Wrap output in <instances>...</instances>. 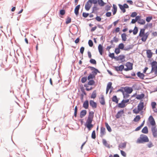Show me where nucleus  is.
<instances>
[{
  "instance_id": "3c124183",
  "label": "nucleus",
  "mask_w": 157,
  "mask_h": 157,
  "mask_svg": "<svg viewBox=\"0 0 157 157\" xmlns=\"http://www.w3.org/2000/svg\"><path fill=\"white\" fill-rule=\"evenodd\" d=\"M91 137L93 139H95L96 138L95 131L94 130L93 131L91 136Z\"/></svg>"
},
{
  "instance_id": "bb28decb",
  "label": "nucleus",
  "mask_w": 157,
  "mask_h": 157,
  "mask_svg": "<svg viewBox=\"0 0 157 157\" xmlns=\"http://www.w3.org/2000/svg\"><path fill=\"white\" fill-rule=\"evenodd\" d=\"M84 125L88 129V131H90L94 127V125L92 124H84Z\"/></svg>"
},
{
  "instance_id": "338daca9",
  "label": "nucleus",
  "mask_w": 157,
  "mask_h": 157,
  "mask_svg": "<svg viewBox=\"0 0 157 157\" xmlns=\"http://www.w3.org/2000/svg\"><path fill=\"white\" fill-rule=\"evenodd\" d=\"M88 44L90 47H92L93 46V42L91 40H89L88 41Z\"/></svg>"
},
{
  "instance_id": "ddd939ff",
  "label": "nucleus",
  "mask_w": 157,
  "mask_h": 157,
  "mask_svg": "<svg viewBox=\"0 0 157 157\" xmlns=\"http://www.w3.org/2000/svg\"><path fill=\"white\" fill-rule=\"evenodd\" d=\"M133 63L129 62H127L125 64V66L127 67H128L130 70L133 69Z\"/></svg>"
},
{
  "instance_id": "680f3d73",
  "label": "nucleus",
  "mask_w": 157,
  "mask_h": 157,
  "mask_svg": "<svg viewBox=\"0 0 157 157\" xmlns=\"http://www.w3.org/2000/svg\"><path fill=\"white\" fill-rule=\"evenodd\" d=\"M137 13L136 12H133L132 13L130 17H136L137 16Z\"/></svg>"
},
{
  "instance_id": "a211bd4d",
  "label": "nucleus",
  "mask_w": 157,
  "mask_h": 157,
  "mask_svg": "<svg viewBox=\"0 0 157 157\" xmlns=\"http://www.w3.org/2000/svg\"><path fill=\"white\" fill-rule=\"evenodd\" d=\"M92 11L91 13H94L97 14V11L99 9L95 5H94L92 8Z\"/></svg>"
},
{
  "instance_id": "5701e85b",
  "label": "nucleus",
  "mask_w": 157,
  "mask_h": 157,
  "mask_svg": "<svg viewBox=\"0 0 157 157\" xmlns=\"http://www.w3.org/2000/svg\"><path fill=\"white\" fill-rule=\"evenodd\" d=\"M91 5L90 3L88 1L86 3L85 5V9L87 11H88L90 10L91 7Z\"/></svg>"
},
{
  "instance_id": "ea45409f",
  "label": "nucleus",
  "mask_w": 157,
  "mask_h": 157,
  "mask_svg": "<svg viewBox=\"0 0 157 157\" xmlns=\"http://www.w3.org/2000/svg\"><path fill=\"white\" fill-rule=\"evenodd\" d=\"M94 113V112L92 111H90L88 118L93 119Z\"/></svg>"
},
{
  "instance_id": "39448f33",
  "label": "nucleus",
  "mask_w": 157,
  "mask_h": 157,
  "mask_svg": "<svg viewBox=\"0 0 157 157\" xmlns=\"http://www.w3.org/2000/svg\"><path fill=\"white\" fill-rule=\"evenodd\" d=\"M151 130L154 137H157V128L156 127H151Z\"/></svg>"
},
{
  "instance_id": "c03bdc74",
  "label": "nucleus",
  "mask_w": 157,
  "mask_h": 157,
  "mask_svg": "<svg viewBox=\"0 0 157 157\" xmlns=\"http://www.w3.org/2000/svg\"><path fill=\"white\" fill-rule=\"evenodd\" d=\"M87 77V80H89L91 79H93L95 78V77L93 75H92L91 73H90Z\"/></svg>"
},
{
  "instance_id": "bf43d9fd",
  "label": "nucleus",
  "mask_w": 157,
  "mask_h": 157,
  "mask_svg": "<svg viewBox=\"0 0 157 157\" xmlns=\"http://www.w3.org/2000/svg\"><path fill=\"white\" fill-rule=\"evenodd\" d=\"M143 6V2L140 1H138V2L137 5H136V6L139 7H142Z\"/></svg>"
},
{
  "instance_id": "393cba45",
  "label": "nucleus",
  "mask_w": 157,
  "mask_h": 157,
  "mask_svg": "<svg viewBox=\"0 0 157 157\" xmlns=\"http://www.w3.org/2000/svg\"><path fill=\"white\" fill-rule=\"evenodd\" d=\"M101 100H100V102L101 105H104L105 104V102L104 96L102 94H101Z\"/></svg>"
},
{
  "instance_id": "09e8293b",
  "label": "nucleus",
  "mask_w": 157,
  "mask_h": 157,
  "mask_svg": "<svg viewBox=\"0 0 157 157\" xmlns=\"http://www.w3.org/2000/svg\"><path fill=\"white\" fill-rule=\"evenodd\" d=\"M93 121V119L88 118L85 124H92Z\"/></svg>"
},
{
  "instance_id": "f257e3e1",
  "label": "nucleus",
  "mask_w": 157,
  "mask_h": 157,
  "mask_svg": "<svg viewBox=\"0 0 157 157\" xmlns=\"http://www.w3.org/2000/svg\"><path fill=\"white\" fill-rule=\"evenodd\" d=\"M149 140L148 137L146 135L141 134L137 140V143L139 144L144 143L148 142Z\"/></svg>"
},
{
  "instance_id": "6ab92c4d",
  "label": "nucleus",
  "mask_w": 157,
  "mask_h": 157,
  "mask_svg": "<svg viewBox=\"0 0 157 157\" xmlns=\"http://www.w3.org/2000/svg\"><path fill=\"white\" fill-rule=\"evenodd\" d=\"M146 54L147 57L149 59L151 58L152 57L153 55L152 52L150 49L147 50Z\"/></svg>"
},
{
  "instance_id": "9d476101",
  "label": "nucleus",
  "mask_w": 157,
  "mask_h": 157,
  "mask_svg": "<svg viewBox=\"0 0 157 157\" xmlns=\"http://www.w3.org/2000/svg\"><path fill=\"white\" fill-rule=\"evenodd\" d=\"M147 29V26L146 25H144V28L142 29H141L139 33L138 36H141L144 35L145 33V30Z\"/></svg>"
},
{
  "instance_id": "49530a36",
  "label": "nucleus",
  "mask_w": 157,
  "mask_h": 157,
  "mask_svg": "<svg viewBox=\"0 0 157 157\" xmlns=\"http://www.w3.org/2000/svg\"><path fill=\"white\" fill-rule=\"evenodd\" d=\"M91 5L92 4H94L95 5L97 3L98 0H88V1Z\"/></svg>"
},
{
  "instance_id": "c9c22d12",
  "label": "nucleus",
  "mask_w": 157,
  "mask_h": 157,
  "mask_svg": "<svg viewBox=\"0 0 157 157\" xmlns=\"http://www.w3.org/2000/svg\"><path fill=\"white\" fill-rule=\"evenodd\" d=\"M127 35L125 33H123L121 35L122 40L123 41H125L127 39Z\"/></svg>"
},
{
  "instance_id": "13d9d810",
  "label": "nucleus",
  "mask_w": 157,
  "mask_h": 157,
  "mask_svg": "<svg viewBox=\"0 0 157 157\" xmlns=\"http://www.w3.org/2000/svg\"><path fill=\"white\" fill-rule=\"evenodd\" d=\"M140 37H141V40L143 42H145L147 38L146 37L144 34L143 35V36H140Z\"/></svg>"
},
{
  "instance_id": "4c0bfd02",
  "label": "nucleus",
  "mask_w": 157,
  "mask_h": 157,
  "mask_svg": "<svg viewBox=\"0 0 157 157\" xmlns=\"http://www.w3.org/2000/svg\"><path fill=\"white\" fill-rule=\"evenodd\" d=\"M120 10H121L123 13H124L126 12V10L124 7L121 4H119L118 5Z\"/></svg>"
},
{
  "instance_id": "cd10ccee",
  "label": "nucleus",
  "mask_w": 157,
  "mask_h": 157,
  "mask_svg": "<svg viewBox=\"0 0 157 157\" xmlns=\"http://www.w3.org/2000/svg\"><path fill=\"white\" fill-rule=\"evenodd\" d=\"M112 100L113 102H114L117 104H118V103L119 99L116 95L113 96L112 98Z\"/></svg>"
},
{
  "instance_id": "412c9836",
  "label": "nucleus",
  "mask_w": 157,
  "mask_h": 157,
  "mask_svg": "<svg viewBox=\"0 0 157 157\" xmlns=\"http://www.w3.org/2000/svg\"><path fill=\"white\" fill-rule=\"evenodd\" d=\"M105 128L103 127H101L100 128V137H102L103 136L105 135Z\"/></svg>"
},
{
  "instance_id": "052dcab7",
  "label": "nucleus",
  "mask_w": 157,
  "mask_h": 157,
  "mask_svg": "<svg viewBox=\"0 0 157 157\" xmlns=\"http://www.w3.org/2000/svg\"><path fill=\"white\" fill-rule=\"evenodd\" d=\"M121 52L120 49L118 48H115L114 52L116 54H118Z\"/></svg>"
},
{
  "instance_id": "4be33fe9",
  "label": "nucleus",
  "mask_w": 157,
  "mask_h": 157,
  "mask_svg": "<svg viewBox=\"0 0 157 157\" xmlns=\"http://www.w3.org/2000/svg\"><path fill=\"white\" fill-rule=\"evenodd\" d=\"M139 17L136 16L135 19H132V21L130 22V24H135L136 22H137V23H140L139 21Z\"/></svg>"
},
{
  "instance_id": "6e6552de",
  "label": "nucleus",
  "mask_w": 157,
  "mask_h": 157,
  "mask_svg": "<svg viewBox=\"0 0 157 157\" xmlns=\"http://www.w3.org/2000/svg\"><path fill=\"white\" fill-rule=\"evenodd\" d=\"M90 105L93 108L95 109L97 107V103L94 100H90L89 101Z\"/></svg>"
},
{
  "instance_id": "7ed1b4c3",
  "label": "nucleus",
  "mask_w": 157,
  "mask_h": 157,
  "mask_svg": "<svg viewBox=\"0 0 157 157\" xmlns=\"http://www.w3.org/2000/svg\"><path fill=\"white\" fill-rule=\"evenodd\" d=\"M88 68H89L92 71L91 74L95 77L98 73H100V71L97 68L92 66H88Z\"/></svg>"
},
{
  "instance_id": "a878e982",
  "label": "nucleus",
  "mask_w": 157,
  "mask_h": 157,
  "mask_svg": "<svg viewBox=\"0 0 157 157\" xmlns=\"http://www.w3.org/2000/svg\"><path fill=\"white\" fill-rule=\"evenodd\" d=\"M137 16L139 17L140 18L139 19V22L140 23H138L139 24H140V25H144L145 23V20L141 18V16L140 15H138Z\"/></svg>"
},
{
  "instance_id": "6e6d98bb",
  "label": "nucleus",
  "mask_w": 157,
  "mask_h": 157,
  "mask_svg": "<svg viewBox=\"0 0 157 157\" xmlns=\"http://www.w3.org/2000/svg\"><path fill=\"white\" fill-rule=\"evenodd\" d=\"M152 17L151 16L147 17L146 18V21L147 22H149L151 21L152 19Z\"/></svg>"
},
{
  "instance_id": "79ce46f5",
  "label": "nucleus",
  "mask_w": 157,
  "mask_h": 157,
  "mask_svg": "<svg viewBox=\"0 0 157 157\" xmlns=\"http://www.w3.org/2000/svg\"><path fill=\"white\" fill-rule=\"evenodd\" d=\"M105 126L109 132H110L112 131L111 128L107 122L105 123Z\"/></svg>"
},
{
  "instance_id": "f03ea898",
  "label": "nucleus",
  "mask_w": 157,
  "mask_h": 157,
  "mask_svg": "<svg viewBox=\"0 0 157 157\" xmlns=\"http://www.w3.org/2000/svg\"><path fill=\"white\" fill-rule=\"evenodd\" d=\"M114 70L118 73L119 71L122 72L123 70L127 71L130 70L128 68H124V66L123 64H121L119 66H113Z\"/></svg>"
},
{
  "instance_id": "c85d7f7f",
  "label": "nucleus",
  "mask_w": 157,
  "mask_h": 157,
  "mask_svg": "<svg viewBox=\"0 0 157 157\" xmlns=\"http://www.w3.org/2000/svg\"><path fill=\"white\" fill-rule=\"evenodd\" d=\"M141 132L144 134H147L148 133V128L147 126L144 127L141 130Z\"/></svg>"
},
{
  "instance_id": "8fccbe9b",
  "label": "nucleus",
  "mask_w": 157,
  "mask_h": 157,
  "mask_svg": "<svg viewBox=\"0 0 157 157\" xmlns=\"http://www.w3.org/2000/svg\"><path fill=\"white\" fill-rule=\"evenodd\" d=\"M87 79V77L86 76L82 77L81 79V82L82 83H85Z\"/></svg>"
},
{
  "instance_id": "37998d69",
  "label": "nucleus",
  "mask_w": 157,
  "mask_h": 157,
  "mask_svg": "<svg viewBox=\"0 0 157 157\" xmlns=\"http://www.w3.org/2000/svg\"><path fill=\"white\" fill-rule=\"evenodd\" d=\"M97 96V94L96 93V90H94L92 93L91 96V98L94 99Z\"/></svg>"
},
{
  "instance_id": "dca6fc26",
  "label": "nucleus",
  "mask_w": 157,
  "mask_h": 157,
  "mask_svg": "<svg viewBox=\"0 0 157 157\" xmlns=\"http://www.w3.org/2000/svg\"><path fill=\"white\" fill-rule=\"evenodd\" d=\"M87 113V111L86 110L83 109L81 110L80 113V118H82Z\"/></svg>"
},
{
  "instance_id": "5fc2aeb1",
  "label": "nucleus",
  "mask_w": 157,
  "mask_h": 157,
  "mask_svg": "<svg viewBox=\"0 0 157 157\" xmlns=\"http://www.w3.org/2000/svg\"><path fill=\"white\" fill-rule=\"evenodd\" d=\"M71 22V18L69 17H67L66 19L65 23L66 24H68Z\"/></svg>"
},
{
  "instance_id": "c756f323",
  "label": "nucleus",
  "mask_w": 157,
  "mask_h": 157,
  "mask_svg": "<svg viewBox=\"0 0 157 157\" xmlns=\"http://www.w3.org/2000/svg\"><path fill=\"white\" fill-rule=\"evenodd\" d=\"M126 144L127 142H125L119 144L118 145V149H119L120 148H125L126 147Z\"/></svg>"
},
{
  "instance_id": "f3484780",
  "label": "nucleus",
  "mask_w": 157,
  "mask_h": 157,
  "mask_svg": "<svg viewBox=\"0 0 157 157\" xmlns=\"http://www.w3.org/2000/svg\"><path fill=\"white\" fill-rule=\"evenodd\" d=\"M89 106V101L87 100H86L83 102L82 106L85 109H87L88 108Z\"/></svg>"
},
{
  "instance_id": "69168bd1",
  "label": "nucleus",
  "mask_w": 157,
  "mask_h": 157,
  "mask_svg": "<svg viewBox=\"0 0 157 157\" xmlns=\"http://www.w3.org/2000/svg\"><path fill=\"white\" fill-rule=\"evenodd\" d=\"M129 94H128L126 93L125 94L124 93V92L123 94V98L124 99H126L127 98H128L129 96Z\"/></svg>"
},
{
  "instance_id": "4468645a",
  "label": "nucleus",
  "mask_w": 157,
  "mask_h": 157,
  "mask_svg": "<svg viewBox=\"0 0 157 157\" xmlns=\"http://www.w3.org/2000/svg\"><path fill=\"white\" fill-rule=\"evenodd\" d=\"M136 75L139 78H140L141 79H144L145 75L143 73H142L140 71H139L137 72L136 73Z\"/></svg>"
},
{
  "instance_id": "423d86ee",
  "label": "nucleus",
  "mask_w": 157,
  "mask_h": 157,
  "mask_svg": "<svg viewBox=\"0 0 157 157\" xmlns=\"http://www.w3.org/2000/svg\"><path fill=\"white\" fill-rule=\"evenodd\" d=\"M133 90L132 87L129 86H125L124 87V91L128 94H130L132 93Z\"/></svg>"
},
{
  "instance_id": "20e7f679",
  "label": "nucleus",
  "mask_w": 157,
  "mask_h": 157,
  "mask_svg": "<svg viewBox=\"0 0 157 157\" xmlns=\"http://www.w3.org/2000/svg\"><path fill=\"white\" fill-rule=\"evenodd\" d=\"M103 43H102V44H100L98 45V50L99 53L102 56L104 53V47L102 45Z\"/></svg>"
},
{
  "instance_id": "e2e57ef3",
  "label": "nucleus",
  "mask_w": 157,
  "mask_h": 157,
  "mask_svg": "<svg viewBox=\"0 0 157 157\" xmlns=\"http://www.w3.org/2000/svg\"><path fill=\"white\" fill-rule=\"evenodd\" d=\"M114 55H115L114 53H111L110 52H109L108 55L112 59H114V57L115 56Z\"/></svg>"
},
{
  "instance_id": "864d4df0",
  "label": "nucleus",
  "mask_w": 157,
  "mask_h": 157,
  "mask_svg": "<svg viewBox=\"0 0 157 157\" xmlns=\"http://www.w3.org/2000/svg\"><path fill=\"white\" fill-rule=\"evenodd\" d=\"M149 122L150 124L152 126V127H156V123L155 119L152 121H150Z\"/></svg>"
},
{
  "instance_id": "9b49d317",
  "label": "nucleus",
  "mask_w": 157,
  "mask_h": 157,
  "mask_svg": "<svg viewBox=\"0 0 157 157\" xmlns=\"http://www.w3.org/2000/svg\"><path fill=\"white\" fill-rule=\"evenodd\" d=\"M126 106V105L122 101L121 103H118V104L117 105L114 107H118L119 108H124Z\"/></svg>"
},
{
  "instance_id": "2eb2a0df",
  "label": "nucleus",
  "mask_w": 157,
  "mask_h": 157,
  "mask_svg": "<svg viewBox=\"0 0 157 157\" xmlns=\"http://www.w3.org/2000/svg\"><path fill=\"white\" fill-rule=\"evenodd\" d=\"M150 64L152 68L154 69H157V62L156 61L153 60L152 62H151Z\"/></svg>"
},
{
  "instance_id": "7c9ffc66",
  "label": "nucleus",
  "mask_w": 157,
  "mask_h": 157,
  "mask_svg": "<svg viewBox=\"0 0 157 157\" xmlns=\"http://www.w3.org/2000/svg\"><path fill=\"white\" fill-rule=\"evenodd\" d=\"M65 10H64L63 9H61L59 10V17L61 18L63 17L62 16H63V15H64L65 14Z\"/></svg>"
},
{
  "instance_id": "aec40b11",
  "label": "nucleus",
  "mask_w": 157,
  "mask_h": 157,
  "mask_svg": "<svg viewBox=\"0 0 157 157\" xmlns=\"http://www.w3.org/2000/svg\"><path fill=\"white\" fill-rule=\"evenodd\" d=\"M145 97V94L144 93H142L140 94H138L136 97V98L137 99L141 101L142 99L144 98Z\"/></svg>"
},
{
  "instance_id": "603ef678",
  "label": "nucleus",
  "mask_w": 157,
  "mask_h": 157,
  "mask_svg": "<svg viewBox=\"0 0 157 157\" xmlns=\"http://www.w3.org/2000/svg\"><path fill=\"white\" fill-rule=\"evenodd\" d=\"M92 64H94V65H96L97 64V62L96 60L93 59H90V60L89 61Z\"/></svg>"
},
{
  "instance_id": "2f4dec72",
  "label": "nucleus",
  "mask_w": 157,
  "mask_h": 157,
  "mask_svg": "<svg viewBox=\"0 0 157 157\" xmlns=\"http://www.w3.org/2000/svg\"><path fill=\"white\" fill-rule=\"evenodd\" d=\"M89 81L88 82V84L90 86H95V82L93 79L88 80Z\"/></svg>"
},
{
  "instance_id": "0e129e2a",
  "label": "nucleus",
  "mask_w": 157,
  "mask_h": 157,
  "mask_svg": "<svg viewBox=\"0 0 157 157\" xmlns=\"http://www.w3.org/2000/svg\"><path fill=\"white\" fill-rule=\"evenodd\" d=\"M156 105V103L155 102L153 101L151 103V106L152 109H154L155 108Z\"/></svg>"
},
{
  "instance_id": "0eeeda50",
  "label": "nucleus",
  "mask_w": 157,
  "mask_h": 157,
  "mask_svg": "<svg viewBox=\"0 0 157 157\" xmlns=\"http://www.w3.org/2000/svg\"><path fill=\"white\" fill-rule=\"evenodd\" d=\"M124 113V110L121 109L118 111L117 114L115 115V117L117 119H118L121 117L122 114Z\"/></svg>"
},
{
  "instance_id": "4d7b16f0",
  "label": "nucleus",
  "mask_w": 157,
  "mask_h": 157,
  "mask_svg": "<svg viewBox=\"0 0 157 157\" xmlns=\"http://www.w3.org/2000/svg\"><path fill=\"white\" fill-rule=\"evenodd\" d=\"M132 87L135 90H138L140 89V87L138 86L136 84L133 85Z\"/></svg>"
},
{
  "instance_id": "a19ab883",
  "label": "nucleus",
  "mask_w": 157,
  "mask_h": 157,
  "mask_svg": "<svg viewBox=\"0 0 157 157\" xmlns=\"http://www.w3.org/2000/svg\"><path fill=\"white\" fill-rule=\"evenodd\" d=\"M138 27L135 26L134 27V28L133 30V34L134 35H136L138 33Z\"/></svg>"
},
{
  "instance_id": "de8ad7c7",
  "label": "nucleus",
  "mask_w": 157,
  "mask_h": 157,
  "mask_svg": "<svg viewBox=\"0 0 157 157\" xmlns=\"http://www.w3.org/2000/svg\"><path fill=\"white\" fill-rule=\"evenodd\" d=\"M78 112V107L77 106H76L75 107L74 109V116L75 117H77V113Z\"/></svg>"
},
{
  "instance_id": "f8f14e48",
  "label": "nucleus",
  "mask_w": 157,
  "mask_h": 157,
  "mask_svg": "<svg viewBox=\"0 0 157 157\" xmlns=\"http://www.w3.org/2000/svg\"><path fill=\"white\" fill-rule=\"evenodd\" d=\"M80 5L79 4L77 5L75 8L74 10V13L76 16H78L79 13V10L80 8Z\"/></svg>"
},
{
  "instance_id": "58836bf2",
  "label": "nucleus",
  "mask_w": 157,
  "mask_h": 157,
  "mask_svg": "<svg viewBox=\"0 0 157 157\" xmlns=\"http://www.w3.org/2000/svg\"><path fill=\"white\" fill-rule=\"evenodd\" d=\"M140 118L141 117H140V115H137L134 118L133 121H134L135 122H137L140 120Z\"/></svg>"
},
{
  "instance_id": "72a5a7b5",
  "label": "nucleus",
  "mask_w": 157,
  "mask_h": 157,
  "mask_svg": "<svg viewBox=\"0 0 157 157\" xmlns=\"http://www.w3.org/2000/svg\"><path fill=\"white\" fill-rule=\"evenodd\" d=\"M98 4L100 6H103L106 3L104 2L103 0H98Z\"/></svg>"
},
{
  "instance_id": "a18cd8bd",
  "label": "nucleus",
  "mask_w": 157,
  "mask_h": 157,
  "mask_svg": "<svg viewBox=\"0 0 157 157\" xmlns=\"http://www.w3.org/2000/svg\"><path fill=\"white\" fill-rule=\"evenodd\" d=\"M134 46L133 45H129L127 46V47H125V51H128L130 49L133 48Z\"/></svg>"
},
{
  "instance_id": "1a4fd4ad",
  "label": "nucleus",
  "mask_w": 157,
  "mask_h": 157,
  "mask_svg": "<svg viewBox=\"0 0 157 157\" xmlns=\"http://www.w3.org/2000/svg\"><path fill=\"white\" fill-rule=\"evenodd\" d=\"M142 101L143 100L140 101L137 106V109L140 111L142 110L144 107V102Z\"/></svg>"
},
{
  "instance_id": "774afa93",
  "label": "nucleus",
  "mask_w": 157,
  "mask_h": 157,
  "mask_svg": "<svg viewBox=\"0 0 157 157\" xmlns=\"http://www.w3.org/2000/svg\"><path fill=\"white\" fill-rule=\"evenodd\" d=\"M112 82H109L107 84L106 88H108L109 89L111 88V87H112Z\"/></svg>"
},
{
  "instance_id": "e433bc0d",
  "label": "nucleus",
  "mask_w": 157,
  "mask_h": 157,
  "mask_svg": "<svg viewBox=\"0 0 157 157\" xmlns=\"http://www.w3.org/2000/svg\"><path fill=\"white\" fill-rule=\"evenodd\" d=\"M118 48L120 49L125 50V48H124V44L122 43L119 44Z\"/></svg>"
},
{
  "instance_id": "f704fd0d",
  "label": "nucleus",
  "mask_w": 157,
  "mask_h": 157,
  "mask_svg": "<svg viewBox=\"0 0 157 157\" xmlns=\"http://www.w3.org/2000/svg\"><path fill=\"white\" fill-rule=\"evenodd\" d=\"M120 60L121 61V63H122L125 61L124 59L125 58V56L124 55H119ZM120 63L121 62L119 63Z\"/></svg>"
},
{
  "instance_id": "b1692460",
  "label": "nucleus",
  "mask_w": 157,
  "mask_h": 157,
  "mask_svg": "<svg viewBox=\"0 0 157 157\" xmlns=\"http://www.w3.org/2000/svg\"><path fill=\"white\" fill-rule=\"evenodd\" d=\"M113 8L112 10V11L113 12V15H114L116 14L117 13V7L116 5L114 4H113Z\"/></svg>"
},
{
  "instance_id": "473e14b6",
  "label": "nucleus",
  "mask_w": 157,
  "mask_h": 157,
  "mask_svg": "<svg viewBox=\"0 0 157 157\" xmlns=\"http://www.w3.org/2000/svg\"><path fill=\"white\" fill-rule=\"evenodd\" d=\"M102 143L103 144L105 147H107L109 148H110V145L108 144L106 140L104 139H103L102 140Z\"/></svg>"
}]
</instances>
